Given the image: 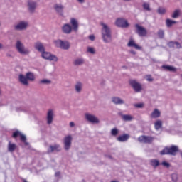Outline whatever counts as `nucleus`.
<instances>
[{
	"label": "nucleus",
	"mask_w": 182,
	"mask_h": 182,
	"mask_svg": "<svg viewBox=\"0 0 182 182\" xmlns=\"http://www.w3.org/2000/svg\"><path fill=\"white\" fill-rule=\"evenodd\" d=\"M70 24L65 23L61 27V31L63 33H65V35H70L72 32L76 33L77 32V31H79V21H77L76 18H71Z\"/></svg>",
	"instance_id": "nucleus-1"
},
{
	"label": "nucleus",
	"mask_w": 182,
	"mask_h": 182,
	"mask_svg": "<svg viewBox=\"0 0 182 182\" xmlns=\"http://www.w3.org/2000/svg\"><path fill=\"white\" fill-rule=\"evenodd\" d=\"M100 25L102 27L101 29V35L103 42H105V43H112L113 38H112V30L110 27L103 22H101Z\"/></svg>",
	"instance_id": "nucleus-2"
},
{
	"label": "nucleus",
	"mask_w": 182,
	"mask_h": 182,
	"mask_svg": "<svg viewBox=\"0 0 182 182\" xmlns=\"http://www.w3.org/2000/svg\"><path fill=\"white\" fill-rule=\"evenodd\" d=\"M54 43L57 48L63 49L64 50H69L70 48V43L68 41H62L60 39L54 41Z\"/></svg>",
	"instance_id": "nucleus-3"
},
{
	"label": "nucleus",
	"mask_w": 182,
	"mask_h": 182,
	"mask_svg": "<svg viewBox=\"0 0 182 182\" xmlns=\"http://www.w3.org/2000/svg\"><path fill=\"white\" fill-rule=\"evenodd\" d=\"M16 48L21 55H29V53H31V51L25 48V46L21 41H16Z\"/></svg>",
	"instance_id": "nucleus-4"
},
{
	"label": "nucleus",
	"mask_w": 182,
	"mask_h": 182,
	"mask_svg": "<svg viewBox=\"0 0 182 182\" xmlns=\"http://www.w3.org/2000/svg\"><path fill=\"white\" fill-rule=\"evenodd\" d=\"M53 9L57 15H58V16H61V18H65V6L63 4H55L53 5Z\"/></svg>",
	"instance_id": "nucleus-5"
},
{
	"label": "nucleus",
	"mask_w": 182,
	"mask_h": 182,
	"mask_svg": "<svg viewBox=\"0 0 182 182\" xmlns=\"http://www.w3.org/2000/svg\"><path fill=\"white\" fill-rule=\"evenodd\" d=\"M177 151H178V147L176 146H172L169 148H165L161 151V154H171V156H176V154H177Z\"/></svg>",
	"instance_id": "nucleus-6"
},
{
	"label": "nucleus",
	"mask_w": 182,
	"mask_h": 182,
	"mask_svg": "<svg viewBox=\"0 0 182 182\" xmlns=\"http://www.w3.org/2000/svg\"><path fill=\"white\" fill-rule=\"evenodd\" d=\"M29 26V22L26 21H20L14 26L15 31H26Z\"/></svg>",
	"instance_id": "nucleus-7"
},
{
	"label": "nucleus",
	"mask_w": 182,
	"mask_h": 182,
	"mask_svg": "<svg viewBox=\"0 0 182 182\" xmlns=\"http://www.w3.org/2000/svg\"><path fill=\"white\" fill-rule=\"evenodd\" d=\"M41 58L46 59V60H50L52 62H58V57L56 55L51 54L49 52L43 51L41 53Z\"/></svg>",
	"instance_id": "nucleus-8"
},
{
	"label": "nucleus",
	"mask_w": 182,
	"mask_h": 182,
	"mask_svg": "<svg viewBox=\"0 0 182 182\" xmlns=\"http://www.w3.org/2000/svg\"><path fill=\"white\" fill-rule=\"evenodd\" d=\"M85 116V119L87 120V122H89V123H92V124H97L100 123V120H99V118H97V117H95L93 114L86 113Z\"/></svg>",
	"instance_id": "nucleus-9"
},
{
	"label": "nucleus",
	"mask_w": 182,
	"mask_h": 182,
	"mask_svg": "<svg viewBox=\"0 0 182 182\" xmlns=\"http://www.w3.org/2000/svg\"><path fill=\"white\" fill-rule=\"evenodd\" d=\"M72 140H73V136H72L71 134H68L64 137L63 143L65 150H70V147H72Z\"/></svg>",
	"instance_id": "nucleus-10"
},
{
	"label": "nucleus",
	"mask_w": 182,
	"mask_h": 182,
	"mask_svg": "<svg viewBox=\"0 0 182 182\" xmlns=\"http://www.w3.org/2000/svg\"><path fill=\"white\" fill-rule=\"evenodd\" d=\"M36 8H38V2L32 0H29L27 2V9L29 14H35Z\"/></svg>",
	"instance_id": "nucleus-11"
},
{
	"label": "nucleus",
	"mask_w": 182,
	"mask_h": 182,
	"mask_svg": "<svg viewBox=\"0 0 182 182\" xmlns=\"http://www.w3.org/2000/svg\"><path fill=\"white\" fill-rule=\"evenodd\" d=\"M46 123L47 124H52L53 123V120L55 119V110L50 109L47 111L46 114Z\"/></svg>",
	"instance_id": "nucleus-12"
},
{
	"label": "nucleus",
	"mask_w": 182,
	"mask_h": 182,
	"mask_svg": "<svg viewBox=\"0 0 182 182\" xmlns=\"http://www.w3.org/2000/svg\"><path fill=\"white\" fill-rule=\"evenodd\" d=\"M135 28H136L135 32L139 35V36H141V37L147 36V30L144 28V27L139 24H135Z\"/></svg>",
	"instance_id": "nucleus-13"
},
{
	"label": "nucleus",
	"mask_w": 182,
	"mask_h": 182,
	"mask_svg": "<svg viewBox=\"0 0 182 182\" xmlns=\"http://www.w3.org/2000/svg\"><path fill=\"white\" fill-rule=\"evenodd\" d=\"M13 137L16 139V137H20V140L24 144V146H28V142H26V136L22 134V132L19 131H16L13 133Z\"/></svg>",
	"instance_id": "nucleus-14"
},
{
	"label": "nucleus",
	"mask_w": 182,
	"mask_h": 182,
	"mask_svg": "<svg viewBox=\"0 0 182 182\" xmlns=\"http://www.w3.org/2000/svg\"><path fill=\"white\" fill-rule=\"evenodd\" d=\"M129 85L132 86V87H133L134 90H135L137 93H139V92H141V90L143 89V87H141V85L137 82L136 80H129Z\"/></svg>",
	"instance_id": "nucleus-15"
},
{
	"label": "nucleus",
	"mask_w": 182,
	"mask_h": 182,
	"mask_svg": "<svg viewBox=\"0 0 182 182\" xmlns=\"http://www.w3.org/2000/svg\"><path fill=\"white\" fill-rule=\"evenodd\" d=\"M115 25L118 26V28H128L129 22L124 18H117L115 21Z\"/></svg>",
	"instance_id": "nucleus-16"
},
{
	"label": "nucleus",
	"mask_w": 182,
	"mask_h": 182,
	"mask_svg": "<svg viewBox=\"0 0 182 182\" xmlns=\"http://www.w3.org/2000/svg\"><path fill=\"white\" fill-rule=\"evenodd\" d=\"M154 138L152 136H141L138 138V141L139 143H146L150 144V143H153Z\"/></svg>",
	"instance_id": "nucleus-17"
},
{
	"label": "nucleus",
	"mask_w": 182,
	"mask_h": 182,
	"mask_svg": "<svg viewBox=\"0 0 182 182\" xmlns=\"http://www.w3.org/2000/svg\"><path fill=\"white\" fill-rule=\"evenodd\" d=\"M18 80L21 85H23V86H29V81L28 80V77L26 75H23L22 74H20L18 75Z\"/></svg>",
	"instance_id": "nucleus-18"
},
{
	"label": "nucleus",
	"mask_w": 182,
	"mask_h": 182,
	"mask_svg": "<svg viewBox=\"0 0 182 182\" xmlns=\"http://www.w3.org/2000/svg\"><path fill=\"white\" fill-rule=\"evenodd\" d=\"M34 48L36 50L42 53V52L45 51V46H43V43H41V41H37L34 43Z\"/></svg>",
	"instance_id": "nucleus-19"
},
{
	"label": "nucleus",
	"mask_w": 182,
	"mask_h": 182,
	"mask_svg": "<svg viewBox=\"0 0 182 182\" xmlns=\"http://www.w3.org/2000/svg\"><path fill=\"white\" fill-rule=\"evenodd\" d=\"M17 146L15 143L9 141L8 144H7V150L9 153H14L17 149Z\"/></svg>",
	"instance_id": "nucleus-20"
},
{
	"label": "nucleus",
	"mask_w": 182,
	"mask_h": 182,
	"mask_svg": "<svg viewBox=\"0 0 182 182\" xmlns=\"http://www.w3.org/2000/svg\"><path fill=\"white\" fill-rule=\"evenodd\" d=\"M60 145L54 144L49 146V148L48 149V153H53V151H60Z\"/></svg>",
	"instance_id": "nucleus-21"
},
{
	"label": "nucleus",
	"mask_w": 182,
	"mask_h": 182,
	"mask_svg": "<svg viewBox=\"0 0 182 182\" xmlns=\"http://www.w3.org/2000/svg\"><path fill=\"white\" fill-rule=\"evenodd\" d=\"M127 46L129 48H134V49H136L137 50H141V47L137 45L133 40H129V43H127Z\"/></svg>",
	"instance_id": "nucleus-22"
},
{
	"label": "nucleus",
	"mask_w": 182,
	"mask_h": 182,
	"mask_svg": "<svg viewBox=\"0 0 182 182\" xmlns=\"http://www.w3.org/2000/svg\"><path fill=\"white\" fill-rule=\"evenodd\" d=\"M160 116H161V112L158 109H154L151 114V119H159Z\"/></svg>",
	"instance_id": "nucleus-23"
},
{
	"label": "nucleus",
	"mask_w": 182,
	"mask_h": 182,
	"mask_svg": "<svg viewBox=\"0 0 182 182\" xmlns=\"http://www.w3.org/2000/svg\"><path fill=\"white\" fill-rule=\"evenodd\" d=\"M112 102L114 103V105H124V100L119 97H112Z\"/></svg>",
	"instance_id": "nucleus-24"
},
{
	"label": "nucleus",
	"mask_w": 182,
	"mask_h": 182,
	"mask_svg": "<svg viewBox=\"0 0 182 182\" xmlns=\"http://www.w3.org/2000/svg\"><path fill=\"white\" fill-rule=\"evenodd\" d=\"M129 137H130V136L127 134H125L122 136H119L117 138V140L118 141H127V140H129Z\"/></svg>",
	"instance_id": "nucleus-25"
},
{
	"label": "nucleus",
	"mask_w": 182,
	"mask_h": 182,
	"mask_svg": "<svg viewBox=\"0 0 182 182\" xmlns=\"http://www.w3.org/2000/svg\"><path fill=\"white\" fill-rule=\"evenodd\" d=\"M166 23L167 28H171V26H173V25H176V23H177V21H173L170 18H167L166 20Z\"/></svg>",
	"instance_id": "nucleus-26"
},
{
	"label": "nucleus",
	"mask_w": 182,
	"mask_h": 182,
	"mask_svg": "<svg viewBox=\"0 0 182 182\" xmlns=\"http://www.w3.org/2000/svg\"><path fill=\"white\" fill-rule=\"evenodd\" d=\"M75 92L77 93H80V92H82V89L83 88V84H82V82H77L75 84Z\"/></svg>",
	"instance_id": "nucleus-27"
},
{
	"label": "nucleus",
	"mask_w": 182,
	"mask_h": 182,
	"mask_svg": "<svg viewBox=\"0 0 182 182\" xmlns=\"http://www.w3.org/2000/svg\"><path fill=\"white\" fill-rule=\"evenodd\" d=\"M181 13V11L180 9L175 10L171 15V18H173V19H177V18L180 16Z\"/></svg>",
	"instance_id": "nucleus-28"
},
{
	"label": "nucleus",
	"mask_w": 182,
	"mask_h": 182,
	"mask_svg": "<svg viewBox=\"0 0 182 182\" xmlns=\"http://www.w3.org/2000/svg\"><path fill=\"white\" fill-rule=\"evenodd\" d=\"M26 76L28 80V81L30 80V82H33V80H35V75H33V73H32L31 72L27 73L26 74Z\"/></svg>",
	"instance_id": "nucleus-29"
},
{
	"label": "nucleus",
	"mask_w": 182,
	"mask_h": 182,
	"mask_svg": "<svg viewBox=\"0 0 182 182\" xmlns=\"http://www.w3.org/2000/svg\"><path fill=\"white\" fill-rule=\"evenodd\" d=\"M83 63H85V59L83 58H77L75 61H74V65L75 66H79L80 65H83Z\"/></svg>",
	"instance_id": "nucleus-30"
},
{
	"label": "nucleus",
	"mask_w": 182,
	"mask_h": 182,
	"mask_svg": "<svg viewBox=\"0 0 182 182\" xmlns=\"http://www.w3.org/2000/svg\"><path fill=\"white\" fill-rule=\"evenodd\" d=\"M156 130H159L161 129V126H163V122L161 120H156L154 123Z\"/></svg>",
	"instance_id": "nucleus-31"
},
{
	"label": "nucleus",
	"mask_w": 182,
	"mask_h": 182,
	"mask_svg": "<svg viewBox=\"0 0 182 182\" xmlns=\"http://www.w3.org/2000/svg\"><path fill=\"white\" fill-rule=\"evenodd\" d=\"M87 53H90V55H96V50L93 47H87Z\"/></svg>",
	"instance_id": "nucleus-32"
},
{
	"label": "nucleus",
	"mask_w": 182,
	"mask_h": 182,
	"mask_svg": "<svg viewBox=\"0 0 182 182\" xmlns=\"http://www.w3.org/2000/svg\"><path fill=\"white\" fill-rule=\"evenodd\" d=\"M142 7L144 8V11H147L148 12H150V11H151V9L150 8V4L147 2L143 3Z\"/></svg>",
	"instance_id": "nucleus-33"
},
{
	"label": "nucleus",
	"mask_w": 182,
	"mask_h": 182,
	"mask_svg": "<svg viewBox=\"0 0 182 182\" xmlns=\"http://www.w3.org/2000/svg\"><path fill=\"white\" fill-rule=\"evenodd\" d=\"M122 119L124 122H130L131 120H133V117L129 114H124L122 115Z\"/></svg>",
	"instance_id": "nucleus-34"
},
{
	"label": "nucleus",
	"mask_w": 182,
	"mask_h": 182,
	"mask_svg": "<svg viewBox=\"0 0 182 182\" xmlns=\"http://www.w3.org/2000/svg\"><path fill=\"white\" fill-rule=\"evenodd\" d=\"M151 165L153 166V167H157L160 164V162L157 159H152L150 161Z\"/></svg>",
	"instance_id": "nucleus-35"
},
{
	"label": "nucleus",
	"mask_w": 182,
	"mask_h": 182,
	"mask_svg": "<svg viewBox=\"0 0 182 182\" xmlns=\"http://www.w3.org/2000/svg\"><path fill=\"white\" fill-rule=\"evenodd\" d=\"M112 136H117L119 134V129L117 128H114L111 130Z\"/></svg>",
	"instance_id": "nucleus-36"
},
{
	"label": "nucleus",
	"mask_w": 182,
	"mask_h": 182,
	"mask_svg": "<svg viewBox=\"0 0 182 182\" xmlns=\"http://www.w3.org/2000/svg\"><path fill=\"white\" fill-rule=\"evenodd\" d=\"M171 178L172 181L177 182V180H178V176L176 173H173L171 176Z\"/></svg>",
	"instance_id": "nucleus-37"
},
{
	"label": "nucleus",
	"mask_w": 182,
	"mask_h": 182,
	"mask_svg": "<svg viewBox=\"0 0 182 182\" xmlns=\"http://www.w3.org/2000/svg\"><path fill=\"white\" fill-rule=\"evenodd\" d=\"M158 36L160 39H163L164 38V31L159 30L158 32Z\"/></svg>",
	"instance_id": "nucleus-38"
},
{
	"label": "nucleus",
	"mask_w": 182,
	"mask_h": 182,
	"mask_svg": "<svg viewBox=\"0 0 182 182\" xmlns=\"http://www.w3.org/2000/svg\"><path fill=\"white\" fill-rule=\"evenodd\" d=\"M40 83H41L42 85H49L50 84V80L48 79H43L40 81Z\"/></svg>",
	"instance_id": "nucleus-39"
},
{
	"label": "nucleus",
	"mask_w": 182,
	"mask_h": 182,
	"mask_svg": "<svg viewBox=\"0 0 182 182\" xmlns=\"http://www.w3.org/2000/svg\"><path fill=\"white\" fill-rule=\"evenodd\" d=\"M158 13H159L160 15H164V14L166 13V9L164 8L158 9Z\"/></svg>",
	"instance_id": "nucleus-40"
},
{
	"label": "nucleus",
	"mask_w": 182,
	"mask_h": 182,
	"mask_svg": "<svg viewBox=\"0 0 182 182\" xmlns=\"http://www.w3.org/2000/svg\"><path fill=\"white\" fill-rule=\"evenodd\" d=\"M161 164V166H163V167H166V168H168V167H170V164L166 161H164Z\"/></svg>",
	"instance_id": "nucleus-41"
},
{
	"label": "nucleus",
	"mask_w": 182,
	"mask_h": 182,
	"mask_svg": "<svg viewBox=\"0 0 182 182\" xmlns=\"http://www.w3.org/2000/svg\"><path fill=\"white\" fill-rule=\"evenodd\" d=\"M168 46H169V48H176V42L171 41L168 43Z\"/></svg>",
	"instance_id": "nucleus-42"
},
{
	"label": "nucleus",
	"mask_w": 182,
	"mask_h": 182,
	"mask_svg": "<svg viewBox=\"0 0 182 182\" xmlns=\"http://www.w3.org/2000/svg\"><path fill=\"white\" fill-rule=\"evenodd\" d=\"M162 68L163 69H176L174 67L171 65H162Z\"/></svg>",
	"instance_id": "nucleus-43"
},
{
	"label": "nucleus",
	"mask_w": 182,
	"mask_h": 182,
	"mask_svg": "<svg viewBox=\"0 0 182 182\" xmlns=\"http://www.w3.org/2000/svg\"><path fill=\"white\" fill-rule=\"evenodd\" d=\"M146 80H147V82H153V78L151 77V75H146Z\"/></svg>",
	"instance_id": "nucleus-44"
},
{
	"label": "nucleus",
	"mask_w": 182,
	"mask_h": 182,
	"mask_svg": "<svg viewBox=\"0 0 182 182\" xmlns=\"http://www.w3.org/2000/svg\"><path fill=\"white\" fill-rule=\"evenodd\" d=\"M143 106H144V104H143V103H139V104L135 105V107H137L138 109H141V107H143Z\"/></svg>",
	"instance_id": "nucleus-45"
},
{
	"label": "nucleus",
	"mask_w": 182,
	"mask_h": 182,
	"mask_svg": "<svg viewBox=\"0 0 182 182\" xmlns=\"http://www.w3.org/2000/svg\"><path fill=\"white\" fill-rule=\"evenodd\" d=\"M175 48H176V49H180V48H181V45L180 44V43L176 41L175 42Z\"/></svg>",
	"instance_id": "nucleus-46"
},
{
	"label": "nucleus",
	"mask_w": 182,
	"mask_h": 182,
	"mask_svg": "<svg viewBox=\"0 0 182 182\" xmlns=\"http://www.w3.org/2000/svg\"><path fill=\"white\" fill-rule=\"evenodd\" d=\"M88 39H90V41H95V39H96V38L95 37V35H90L88 36Z\"/></svg>",
	"instance_id": "nucleus-47"
},
{
	"label": "nucleus",
	"mask_w": 182,
	"mask_h": 182,
	"mask_svg": "<svg viewBox=\"0 0 182 182\" xmlns=\"http://www.w3.org/2000/svg\"><path fill=\"white\" fill-rule=\"evenodd\" d=\"M55 177H56V178H60V172H55Z\"/></svg>",
	"instance_id": "nucleus-48"
},
{
	"label": "nucleus",
	"mask_w": 182,
	"mask_h": 182,
	"mask_svg": "<svg viewBox=\"0 0 182 182\" xmlns=\"http://www.w3.org/2000/svg\"><path fill=\"white\" fill-rule=\"evenodd\" d=\"M78 4H85V0H76Z\"/></svg>",
	"instance_id": "nucleus-49"
},
{
	"label": "nucleus",
	"mask_w": 182,
	"mask_h": 182,
	"mask_svg": "<svg viewBox=\"0 0 182 182\" xmlns=\"http://www.w3.org/2000/svg\"><path fill=\"white\" fill-rule=\"evenodd\" d=\"M70 127H75V122H70Z\"/></svg>",
	"instance_id": "nucleus-50"
},
{
	"label": "nucleus",
	"mask_w": 182,
	"mask_h": 182,
	"mask_svg": "<svg viewBox=\"0 0 182 182\" xmlns=\"http://www.w3.org/2000/svg\"><path fill=\"white\" fill-rule=\"evenodd\" d=\"M16 112H23V109H22V107H20V108H16Z\"/></svg>",
	"instance_id": "nucleus-51"
},
{
	"label": "nucleus",
	"mask_w": 182,
	"mask_h": 182,
	"mask_svg": "<svg viewBox=\"0 0 182 182\" xmlns=\"http://www.w3.org/2000/svg\"><path fill=\"white\" fill-rule=\"evenodd\" d=\"M129 52L132 53V55H136V51L134 50H130Z\"/></svg>",
	"instance_id": "nucleus-52"
},
{
	"label": "nucleus",
	"mask_w": 182,
	"mask_h": 182,
	"mask_svg": "<svg viewBox=\"0 0 182 182\" xmlns=\"http://www.w3.org/2000/svg\"><path fill=\"white\" fill-rule=\"evenodd\" d=\"M122 1H124V2H130V1L132 0H122Z\"/></svg>",
	"instance_id": "nucleus-53"
},
{
	"label": "nucleus",
	"mask_w": 182,
	"mask_h": 182,
	"mask_svg": "<svg viewBox=\"0 0 182 182\" xmlns=\"http://www.w3.org/2000/svg\"><path fill=\"white\" fill-rule=\"evenodd\" d=\"M169 70H171V72H176V69H170Z\"/></svg>",
	"instance_id": "nucleus-54"
},
{
	"label": "nucleus",
	"mask_w": 182,
	"mask_h": 182,
	"mask_svg": "<svg viewBox=\"0 0 182 182\" xmlns=\"http://www.w3.org/2000/svg\"><path fill=\"white\" fill-rule=\"evenodd\" d=\"M2 47H3L2 44L0 43V49H2Z\"/></svg>",
	"instance_id": "nucleus-55"
},
{
	"label": "nucleus",
	"mask_w": 182,
	"mask_h": 182,
	"mask_svg": "<svg viewBox=\"0 0 182 182\" xmlns=\"http://www.w3.org/2000/svg\"><path fill=\"white\" fill-rule=\"evenodd\" d=\"M2 93V91L1 90V89H0V95Z\"/></svg>",
	"instance_id": "nucleus-56"
},
{
	"label": "nucleus",
	"mask_w": 182,
	"mask_h": 182,
	"mask_svg": "<svg viewBox=\"0 0 182 182\" xmlns=\"http://www.w3.org/2000/svg\"><path fill=\"white\" fill-rule=\"evenodd\" d=\"M9 56H11V55H9Z\"/></svg>",
	"instance_id": "nucleus-57"
}]
</instances>
